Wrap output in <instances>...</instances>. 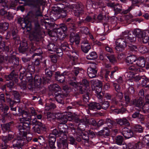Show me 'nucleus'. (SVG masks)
<instances>
[{"mask_svg":"<svg viewBox=\"0 0 149 149\" xmlns=\"http://www.w3.org/2000/svg\"><path fill=\"white\" fill-rule=\"evenodd\" d=\"M30 51H36V52H37L33 54L32 56V57L33 58L34 56L36 55H39L42 53L41 49L40 48H39L38 49H35V48L34 47H32Z\"/></svg>","mask_w":149,"mask_h":149,"instance_id":"33","label":"nucleus"},{"mask_svg":"<svg viewBox=\"0 0 149 149\" xmlns=\"http://www.w3.org/2000/svg\"><path fill=\"white\" fill-rule=\"evenodd\" d=\"M0 48L2 50H5L7 51H8L9 49L8 47H5V44L3 41L2 40V38L0 36Z\"/></svg>","mask_w":149,"mask_h":149,"instance_id":"38","label":"nucleus"},{"mask_svg":"<svg viewBox=\"0 0 149 149\" xmlns=\"http://www.w3.org/2000/svg\"><path fill=\"white\" fill-rule=\"evenodd\" d=\"M55 107V104L53 103H51L50 104H46L45 107V109L46 110H49L50 109H54Z\"/></svg>","mask_w":149,"mask_h":149,"instance_id":"48","label":"nucleus"},{"mask_svg":"<svg viewBox=\"0 0 149 149\" xmlns=\"http://www.w3.org/2000/svg\"><path fill=\"white\" fill-rule=\"evenodd\" d=\"M70 41L72 44L74 42L76 45H78L79 42V35L77 33H72L70 36Z\"/></svg>","mask_w":149,"mask_h":149,"instance_id":"26","label":"nucleus"},{"mask_svg":"<svg viewBox=\"0 0 149 149\" xmlns=\"http://www.w3.org/2000/svg\"><path fill=\"white\" fill-rule=\"evenodd\" d=\"M49 88L50 90L55 92V95L56 99L58 102L61 104L64 103V98L68 94L71 90L69 87L67 85H65L63 87L64 91L63 92L62 94V92L60 91L61 89L59 86L56 84L50 85L49 87Z\"/></svg>","mask_w":149,"mask_h":149,"instance_id":"2","label":"nucleus"},{"mask_svg":"<svg viewBox=\"0 0 149 149\" xmlns=\"http://www.w3.org/2000/svg\"><path fill=\"white\" fill-rule=\"evenodd\" d=\"M21 88L23 90H25L26 88V83L25 81H22L19 84Z\"/></svg>","mask_w":149,"mask_h":149,"instance_id":"53","label":"nucleus"},{"mask_svg":"<svg viewBox=\"0 0 149 149\" xmlns=\"http://www.w3.org/2000/svg\"><path fill=\"white\" fill-rule=\"evenodd\" d=\"M125 110L124 108H122L121 109H116L114 111V112L116 114H118L119 113H123L125 111Z\"/></svg>","mask_w":149,"mask_h":149,"instance_id":"59","label":"nucleus"},{"mask_svg":"<svg viewBox=\"0 0 149 149\" xmlns=\"http://www.w3.org/2000/svg\"><path fill=\"white\" fill-rule=\"evenodd\" d=\"M93 82L95 87V91L97 95V97L98 98H99L100 100V101H101L102 96L101 93L103 85L102 84L101 81L98 80L93 81Z\"/></svg>","mask_w":149,"mask_h":149,"instance_id":"10","label":"nucleus"},{"mask_svg":"<svg viewBox=\"0 0 149 149\" xmlns=\"http://www.w3.org/2000/svg\"><path fill=\"white\" fill-rule=\"evenodd\" d=\"M39 30H36L35 31L31 32L29 35V38L31 40L38 41L40 37L38 33Z\"/></svg>","mask_w":149,"mask_h":149,"instance_id":"23","label":"nucleus"},{"mask_svg":"<svg viewBox=\"0 0 149 149\" xmlns=\"http://www.w3.org/2000/svg\"><path fill=\"white\" fill-rule=\"evenodd\" d=\"M70 112H64L63 113H58L54 115V114L48 112L47 113V118L49 120H52L54 118H56L62 124H65L66 123L68 118L70 117L69 114Z\"/></svg>","mask_w":149,"mask_h":149,"instance_id":"5","label":"nucleus"},{"mask_svg":"<svg viewBox=\"0 0 149 149\" xmlns=\"http://www.w3.org/2000/svg\"><path fill=\"white\" fill-rule=\"evenodd\" d=\"M117 123L120 125H129L127 120L125 118H123L122 119H118L117 121Z\"/></svg>","mask_w":149,"mask_h":149,"instance_id":"32","label":"nucleus"},{"mask_svg":"<svg viewBox=\"0 0 149 149\" xmlns=\"http://www.w3.org/2000/svg\"><path fill=\"white\" fill-rule=\"evenodd\" d=\"M125 104L121 103L122 105L126 106L130 103V99L129 96L126 95L125 96Z\"/></svg>","mask_w":149,"mask_h":149,"instance_id":"52","label":"nucleus"},{"mask_svg":"<svg viewBox=\"0 0 149 149\" xmlns=\"http://www.w3.org/2000/svg\"><path fill=\"white\" fill-rule=\"evenodd\" d=\"M63 4H61L59 5V6H55L54 7L53 10L57 14H58L62 9H63Z\"/></svg>","mask_w":149,"mask_h":149,"instance_id":"41","label":"nucleus"},{"mask_svg":"<svg viewBox=\"0 0 149 149\" xmlns=\"http://www.w3.org/2000/svg\"><path fill=\"white\" fill-rule=\"evenodd\" d=\"M86 6L87 7L90 8H98L104 7L105 6L102 2H97L92 1L91 0H88L86 2Z\"/></svg>","mask_w":149,"mask_h":149,"instance_id":"14","label":"nucleus"},{"mask_svg":"<svg viewBox=\"0 0 149 149\" xmlns=\"http://www.w3.org/2000/svg\"><path fill=\"white\" fill-rule=\"evenodd\" d=\"M136 57L134 55H131L127 57L126 62L127 63H132L133 62L136 61Z\"/></svg>","mask_w":149,"mask_h":149,"instance_id":"31","label":"nucleus"},{"mask_svg":"<svg viewBox=\"0 0 149 149\" xmlns=\"http://www.w3.org/2000/svg\"><path fill=\"white\" fill-rule=\"evenodd\" d=\"M116 49L118 51L121 52L126 46V43L125 40L119 38L116 41Z\"/></svg>","mask_w":149,"mask_h":149,"instance_id":"13","label":"nucleus"},{"mask_svg":"<svg viewBox=\"0 0 149 149\" xmlns=\"http://www.w3.org/2000/svg\"><path fill=\"white\" fill-rule=\"evenodd\" d=\"M12 123L11 122L10 123L4 125L3 126H2V129L4 132L5 130H8L10 127V124Z\"/></svg>","mask_w":149,"mask_h":149,"instance_id":"50","label":"nucleus"},{"mask_svg":"<svg viewBox=\"0 0 149 149\" xmlns=\"http://www.w3.org/2000/svg\"><path fill=\"white\" fill-rule=\"evenodd\" d=\"M45 72L46 75L48 77H50L52 75V72L50 70L46 69L45 70Z\"/></svg>","mask_w":149,"mask_h":149,"instance_id":"64","label":"nucleus"},{"mask_svg":"<svg viewBox=\"0 0 149 149\" xmlns=\"http://www.w3.org/2000/svg\"><path fill=\"white\" fill-rule=\"evenodd\" d=\"M56 80L61 83H62L64 81L65 79L67 78V81L69 84L72 86H74L72 83V77L73 75L71 73L65 71L61 74H60L59 72H57L56 73Z\"/></svg>","mask_w":149,"mask_h":149,"instance_id":"6","label":"nucleus"},{"mask_svg":"<svg viewBox=\"0 0 149 149\" xmlns=\"http://www.w3.org/2000/svg\"><path fill=\"white\" fill-rule=\"evenodd\" d=\"M142 143L144 145H149V134L147 135L143 138Z\"/></svg>","mask_w":149,"mask_h":149,"instance_id":"42","label":"nucleus"},{"mask_svg":"<svg viewBox=\"0 0 149 149\" xmlns=\"http://www.w3.org/2000/svg\"><path fill=\"white\" fill-rule=\"evenodd\" d=\"M115 139L116 143L117 144L121 145L122 144L123 139L122 136H118L116 137Z\"/></svg>","mask_w":149,"mask_h":149,"instance_id":"44","label":"nucleus"},{"mask_svg":"<svg viewBox=\"0 0 149 149\" xmlns=\"http://www.w3.org/2000/svg\"><path fill=\"white\" fill-rule=\"evenodd\" d=\"M106 122L109 128H111L113 126V122L110 119L107 118L106 120Z\"/></svg>","mask_w":149,"mask_h":149,"instance_id":"55","label":"nucleus"},{"mask_svg":"<svg viewBox=\"0 0 149 149\" xmlns=\"http://www.w3.org/2000/svg\"><path fill=\"white\" fill-rule=\"evenodd\" d=\"M96 65L95 63L91 64L88 68L87 71L89 77L94 78L96 76L97 70H96Z\"/></svg>","mask_w":149,"mask_h":149,"instance_id":"15","label":"nucleus"},{"mask_svg":"<svg viewBox=\"0 0 149 149\" xmlns=\"http://www.w3.org/2000/svg\"><path fill=\"white\" fill-rule=\"evenodd\" d=\"M3 104H2V106L1 107V105H0V107L2 109V111H3L5 113L9 109V107L8 106L6 105H3Z\"/></svg>","mask_w":149,"mask_h":149,"instance_id":"60","label":"nucleus"},{"mask_svg":"<svg viewBox=\"0 0 149 149\" xmlns=\"http://www.w3.org/2000/svg\"><path fill=\"white\" fill-rule=\"evenodd\" d=\"M88 106V108L91 110L100 109L101 108V105L99 104L96 102L91 103Z\"/></svg>","mask_w":149,"mask_h":149,"instance_id":"28","label":"nucleus"},{"mask_svg":"<svg viewBox=\"0 0 149 149\" xmlns=\"http://www.w3.org/2000/svg\"><path fill=\"white\" fill-rule=\"evenodd\" d=\"M136 66H135V68H139L141 72V69L140 67L143 68L145 67V60L143 56L139 57L136 60Z\"/></svg>","mask_w":149,"mask_h":149,"instance_id":"19","label":"nucleus"},{"mask_svg":"<svg viewBox=\"0 0 149 149\" xmlns=\"http://www.w3.org/2000/svg\"><path fill=\"white\" fill-rule=\"evenodd\" d=\"M97 56L95 52H91L86 56L87 59L88 60H94L97 58Z\"/></svg>","mask_w":149,"mask_h":149,"instance_id":"34","label":"nucleus"},{"mask_svg":"<svg viewBox=\"0 0 149 149\" xmlns=\"http://www.w3.org/2000/svg\"><path fill=\"white\" fill-rule=\"evenodd\" d=\"M82 92L83 93H85V94L83 95V100L84 101L86 102H88L89 99V97L88 94V91L87 89H85L84 91H82Z\"/></svg>","mask_w":149,"mask_h":149,"instance_id":"37","label":"nucleus"},{"mask_svg":"<svg viewBox=\"0 0 149 149\" xmlns=\"http://www.w3.org/2000/svg\"><path fill=\"white\" fill-rule=\"evenodd\" d=\"M13 136L10 134H9L8 137L7 136H3L2 139V140L4 142V145H3V144H2L1 145L0 147H1V149H6L7 148L8 145L6 144V143L10 140L11 139L13 138Z\"/></svg>","mask_w":149,"mask_h":149,"instance_id":"22","label":"nucleus"},{"mask_svg":"<svg viewBox=\"0 0 149 149\" xmlns=\"http://www.w3.org/2000/svg\"><path fill=\"white\" fill-rule=\"evenodd\" d=\"M72 50L70 51L71 52L70 56V61L73 65H74L77 64V60L78 58V55L77 54V50L74 48L72 47Z\"/></svg>","mask_w":149,"mask_h":149,"instance_id":"17","label":"nucleus"},{"mask_svg":"<svg viewBox=\"0 0 149 149\" xmlns=\"http://www.w3.org/2000/svg\"><path fill=\"white\" fill-rule=\"evenodd\" d=\"M22 118L20 119V125L18 126L19 136L13 142V146L18 149H22L21 147L30 141L32 138V135L29 133L30 125L29 120L31 119L29 113L23 111L22 113Z\"/></svg>","mask_w":149,"mask_h":149,"instance_id":"1","label":"nucleus"},{"mask_svg":"<svg viewBox=\"0 0 149 149\" xmlns=\"http://www.w3.org/2000/svg\"><path fill=\"white\" fill-rule=\"evenodd\" d=\"M113 86L114 87L116 91L117 92H119L120 88V87L119 85L116 84V83H113Z\"/></svg>","mask_w":149,"mask_h":149,"instance_id":"63","label":"nucleus"},{"mask_svg":"<svg viewBox=\"0 0 149 149\" xmlns=\"http://www.w3.org/2000/svg\"><path fill=\"white\" fill-rule=\"evenodd\" d=\"M71 10L72 11L75 15L78 16L81 15L83 11L79 4H74L71 6H67L63 8L58 14H60L61 17L64 18L66 16V13Z\"/></svg>","mask_w":149,"mask_h":149,"instance_id":"3","label":"nucleus"},{"mask_svg":"<svg viewBox=\"0 0 149 149\" xmlns=\"http://www.w3.org/2000/svg\"><path fill=\"white\" fill-rule=\"evenodd\" d=\"M138 144L136 143H129L128 144H123V149H139Z\"/></svg>","mask_w":149,"mask_h":149,"instance_id":"27","label":"nucleus"},{"mask_svg":"<svg viewBox=\"0 0 149 149\" xmlns=\"http://www.w3.org/2000/svg\"><path fill=\"white\" fill-rule=\"evenodd\" d=\"M139 52L142 53H145L148 52V49L146 47L141 46L139 48Z\"/></svg>","mask_w":149,"mask_h":149,"instance_id":"51","label":"nucleus"},{"mask_svg":"<svg viewBox=\"0 0 149 149\" xmlns=\"http://www.w3.org/2000/svg\"><path fill=\"white\" fill-rule=\"evenodd\" d=\"M81 47L82 51L85 53H87L91 48V46L88 44L87 40L83 41Z\"/></svg>","mask_w":149,"mask_h":149,"instance_id":"25","label":"nucleus"},{"mask_svg":"<svg viewBox=\"0 0 149 149\" xmlns=\"http://www.w3.org/2000/svg\"><path fill=\"white\" fill-rule=\"evenodd\" d=\"M75 80V78L73 76L72 77V83L73 85L74 86H72L74 88L77 89V90L79 88V93H83L82 92V91H83V89H88V86L89 85V83L88 82L86 79L83 80L82 82V84L80 83H78L77 84Z\"/></svg>","mask_w":149,"mask_h":149,"instance_id":"7","label":"nucleus"},{"mask_svg":"<svg viewBox=\"0 0 149 149\" xmlns=\"http://www.w3.org/2000/svg\"><path fill=\"white\" fill-rule=\"evenodd\" d=\"M80 30L82 33L86 34H88L89 33L88 29L87 27H82L81 28Z\"/></svg>","mask_w":149,"mask_h":149,"instance_id":"54","label":"nucleus"},{"mask_svg":"<svg viewBox=\"0 0 149 149\" xmlns=\"http://www.w3.org/2000/svg\"><path fill=\"white\" fill-rule=\"evenodd\" d=\"M139 68H135V65H131L129 68L130 71L128 73H126L125 75L130 78H133L134 74L141 72V71L138 69Z\"/></svg>","mask_w":149,"mask_h":149,"instance_id":"16","label":"nucleus"},{"mask_svg":"<svg viewBox=\"0 0 149 149\" xmlns=\"http://www.w3.org/2000/svg\"><path fill=\"white\" fill-rule=\"evenodd\" d=\"M122 36L126 39L129 40L131 42H134L136 39V37L133 34L132 31H128L122 32Z\"/></svg>","mask_w":149,"mask_h":149,"instance_id":"12","label":"nucleus"},{"mask_svg":"<svg viewBox=\"0 0 149 149\" xmlns=\"http://www.w3.org/2000/svg\"><path fill=\"white\" fill-rule=\"evenodd\" d=\"M101 107H102L104 109H106L109 106V104L108 102L107 101L104 102L102 104Z\"/></svg>","mask_w":149,"mask_h":149,"instance_id":"58","label":"nucleus"},{"mask_svg":"<svg viewBox=\"0 0 149 149\" xmlns=\"http://www.w3.org/2000/svg\"><path fill=\"white\" fill-rule=\"evenodd\" d=\"M49 35L52 37H54L56 36L60 40H63L66 36V35L65 32H54V33H52L51 32L49 33Z\"/></svg>","mask_w":149,"mask_h":149,"instance_id":"24","label":"nucleus"},{"mask_svg":"<svg viewBox=\"0 0 149 149\" xmlns=\"http://www.w3.org/2000/svg\"><path fill=\"white\" fill-rule=\"evenodd\" d=\"M143 102L142 99L140 98L136 102V100H134L132 104L135 105L136 106L139 108H142L143 111L144 113L149 112V103H145L143 106Z\"/></svg>","mask_w":149,"mask_h":149,"instance_id":"9","label":"nucleus"},{"mask_svg":"<svg viewBox=\"0 0 149 149\" xmlns=\"http://www.w3.org/2000/svg\"><path fill=\"white\" fill-rule=\"evenodd\" d=\"M56 46L53 43H50L47 46V48L48 50L54 52L56 50Z\"/></svg>","mask_w":149,"mask_h":149,"instance_id":"43","label":"nucleus"},{"mask_svg":"<svg viewBox=\"0 0 149 149\" xmlns=\"http://www.w3.org/2000/svg\"><path fill=\"white\" fill-rule=\"evenodd\" d=\"M41 14L40 13V14H36L34 15L31 12H29L27 15L23 19L22 18L20 17L18 19V23L20 24L22 28L23 29L26 28L27 31H29L31 28L30 19H29L30 16H31V18H33L36 16H40Z\"/></svg>","mask_w":149,"mask_h":149,"instance_id":"4","label":"nucleus"},{"mask_svg":"<svg viewBox=\"0 0 149 149\" xmlns=\"http://www.w3.org/2000/svg\"><path fill=\"white\" fill-rule=\"evenodd\" d=\"M52 133L55 135H57L58 134V135L60 137V143L62 144L65 147L68 146V144L66 139L67 136L63 130H60L58 133L57 130L54 129L53 130Z\"/></svg>","mask_w":149,"mask_h":149,"instance_id":"8","label":"nucleus"},{"mask_svg":"<svg viewBox=\"0 0 149 149\" xmlns=\"http://www.w3.org/2000/svg\"><path fill=\"white\" fill-rule=\"evenodd\" d=\"M108 6L114 8V10L116 13H118L120 12L121 10V6L118 4H116V5L112 3H111L108 4Z\"/></svg>","mask_w":149,"mask_h":149,"instance_id":"29","label":"nucleus"},{"mask_svg":"<svg viewBox=\"0 0 149 149\" xmlns=\"http://www.w3.org/2000/svg\"><path fill=\"white\" fill-rule=\"evenodd\" d=\"M67 28L65 26L63 25L60 28L55 29L54 31L51 32L52 33H54V32H65V31H66Z\"/></svg>","mask_w":149,"mask_h":149,"instance_id":"35","label":"nucleus"},{"mask_svg":"<svg viewBox=\"0 0 149 149\" xmlns=\"http://www.w3.org/2000/svg\"><path fill=\"white\" fill-rule=\"evenodd\" d=\"M141 38L143 42L145 43H147L149 40V37L148 36L145 34L141 35Z\"/></svg>","mask_w":149,"mask_h":149,"instance_id":"47","label":"nucleus"},{"mask_svg":"<svg viewBox=\"0 0 149 149\" xmlns=\"http://www.w3.org/2000/svg\"><path fill=\"white\" fill-rule=\"evenodd\" d=\"M28 81L29 84L32 86L34 85L37 87H38L42 83H45L47 82L45 78H42V79L40 76L38 75H36L35 77L34 81L31 78H30L29 79Z\"/></svg>","mask_w":149,"mask_h":149,"instance_id":"11","label":"nucleus"},{"mask_svg":"<svg viewBox=\"0 0 149 149\" xmlns=\"http://www.w3.org/2000/svg\"><path fill=\"white\" fill-rule=\"evenodd\" d=\"M95 19V16H94L93 18H92L89 16L87 17L86 18L85 20L88 22L91 21L92 22H93Z\"/></svg>","mask_w":149,"mask_h":149,"instance_id":"62","label":"nucleus"},{"mask_svg":"<svg viewBox=\"0 0 149 149\" xmlns=\"http://www.w3.org/2000/svg\"><path fill=\"white\" fill-rule=\"evenodd\" d=\"M106 56L109 59V61L111 63H114L116 62V59L113 55H107Z\"/></svg>","mask_w":149,"mask_h":149,"instance_id":"46","label":"nucleus"},{"mask_svg":"<svg viewBox=\"0 0 149 149\" xmlns=\"http://www.w3.org/2000/svg\"><path fill=\"white\" fill-rule=\"evenodd\" d=\"M44 0H31V3L29 5L32 6L34 7L37 8L39 10L40 6L44 3ZM38 12L40 13L39 10Z\"/></svg>","mask_w":149,"mask_h":149,"instance_id":"20","label":"nucleus"},{"mask_svg":"<svg viewBox=\"0 0 149 149\" xmlns=\"http://www.w3.org/2000/svg\"><path fill=\"white\" fill-rule=\"evenodd\" d=\"M14 75V73L12 72L9 75H6L5 76V78L7 81H9L10 80H11L13 79Z\"/></svg>","mask_w":149,"mask_h":149,"instance_id":"57","label":"nucleus"},{"mask_svg":"<svg viewBox=\"0 0 149 149\" xmlns=\"http://www.w3.org/2000/svg\"><path fill=\"white\" fill-rule=\"evenodd\" d=\"M133 34L134 35L135 37H137L138 38H140L142 35V32L141 30L139 29H134L132 32Z\"/></svg>","mask_w":149,"mask_h":149,"instance_id":"39","label":"nucleus"},{"mask_svg":"<svg viewBox=\"0 0 149 149\" xmlns=\"http://www.w3.org/2000/svg\"><path fill=\"white\" fill-rule=\"evenodd\" d=\"M122 134L126 139L132 137L133 135L132 131L129 129L125 127L123 129Z\"/></svg>","mask_w":149,"mask_h":149,"instance_id":"21","label":"nucleus"},{"mask_svg":"<svg viewBox=\"0 0 149 149\" xmlns=\"http://www.w3.org/2000/svg\"><path fill=\"white\" fill-rule=\"evenodd\" d=\"M31 113H32V116H34L35 118H33V117H31V119L32 120V121L33 120V119H35L36 118V120H37V119H41L42 117V116L41 114H39L38 115H37L35 111L34 110H32L31 112Z\"/></svg>","mask_w":149,"mask_h":149,"instance_id":"40","label":"nucleus"},{"mask_svg":"<svg viewBox=\"0 0 149 149\" xmlns=\"http://www.w3.org/2000/svg\"><path fill=\"white\" fill-rule=\"evenodd\" d=\"M32 122L35 125L33 127V130L35 132L40 134L41 132L40 130L43 128L44 127H42V124L40 123H38L36 118L33 119Z\"/></svg>","mask_w":149,"mask_h":149,"instance_id":"18","label":"nucleus"},{"mask_svg":"<svg viewBox=\"0 0 149 149\" xmlns=\"http://www.w3.org/2000/svg\"><path fill=\"white\" fill-rule=\"evenodd\" d=\"M77 123H79V124L78 125L79 127H81L80 126H79V125H84L85 126H86L84 120H80V119L77 118Z\"/></svg>","mask_w":149,"mask_h":149,"instance_id":"56","label":"nucleus"},{"mask_svg":"<svg viewBox=\"0 0 149 149\" xmlns=\"http://www.w3.org/2000/svg\"><path fill=\"white\" fill-rule=\"evenodd\" d=\"M8 26L9 24L8 23H0V29L5 31L8 28Z\"/></svg>","mask_w":149,"mask_h":149,"instance_id":"45","label":"nucleus"},{"mask_svg":"<svg viewBox=\"0 0 149 149\" xmlns=\"http://www.w3.org/2000/svg\"><path fill=\"white\" fill-rule=\"evenodd\" d=\"M57 56L55 55H52L50 56V58L54 63H56L57 61Z\"/></svg>","mask_w":149,"mask_h":149,"instance_id":"61","label":"nucleus"},{"mask_svg":"<svg viewBox=\"0 0 149 149\" xmlns=\"http://www.w3.org/2000/svg\"><path fill=\"white\" fill-rule=\"evenodd\" d=\"M109 133L110 131L109 130V128L107 127L104 128L103 130L99 132V133L100 135L107 136L109 135Z\"/></svg>","mask_w":149,"mask_h":149,"instance_id":"36","label":"nucleus"},{"mask_svg":"<svg viewBox=\"0 0 149 149\" xmlns=\"http://www.w3.org/2000/svg\"><path fill=\"white\" fill-rule=\"evenodd\" d=\"M134 130L140 133L142 132L143 130L142 127L141 125H135L134 127Z\"/></svg>","mask_w":149,"mask_h":149,"instance_id":"49","label":"nucleus"},{"mask_svg":"<svg viewBox=\"0 0 149 149\" xmlns=\"http://www.w3.org/2000/svg\"><path fill=\"white\" fill-rule=\"evenodd\" d=\"M28 49L27 45L26 42H21L20 45L19 50L20 52L23 53Z\"/></svg>","mask_w":149,"mask_h":149,"instance_id":"30","label":"nucleus"}]
</instances>
